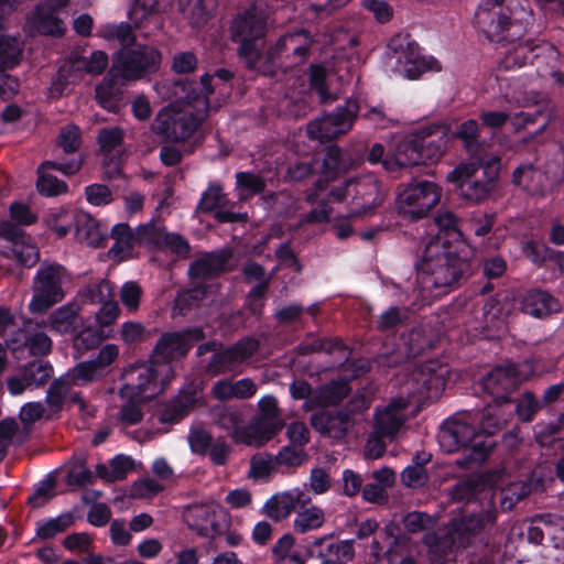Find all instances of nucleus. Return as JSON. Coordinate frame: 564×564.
<instances>
[{"label":"nucleus","mask_w":564,"mask_h":564,"mask_svg":"<svg viewBox=\"0 0 564 564\" xmlns=\"http://www.w3.org/2000/svg\"><path fill=\"white\" fill-rule=\"evenodd\" d=\"M538 359L530 357L521 362L507 361L496 366L479 382L490 401L475 415L469 412L456 413L446 419L440 427L437 440L446 453L462 452L456 464L471 468L484 463L496 446L495 434L501 427V419L492 403L500 405L511 401L518 386L535 376Z\"/></svg>","instance_id":"1"},{"label":"nucleus","mask_w":564,"mask_h":564,"mask_svg":"<svg viewBox=\"0 0 564 564\" xmlns=\"http://www.w3.org/2000/svg\"><path fill=\"white\" fill-rule=\"evenodd\" d=\"M480 267L475 250L464 241L430 240L415 263L423 294L440 299L464 284Z\"/></svg>","instance_id":"2"},{"label":"nucleus","mask_w":564,"mask_h":564,"mask_svg":"<svg viewBox=\"0 0 564 564\" xmlns=\"http://www.w3.org/2000/svg\"><path fill=\"white\" fill-rule=\"evenodd\" d=\"M270 12L265 2L253 1L238 10L229 25L230 41L245 68L262 76H272L270 57H265V39Z\"/></svg>","instance_id":"3"},{"label":"nucleus","mask_w":564,"mask_h":564,"mask_svg":"<svg viewBox=\"0 0 564 564\" xmlns=\"http://www.w3.org/2000/svg\"><path fill=\"white\" fill-rule=\"evenodd\" d=\"M447 140L445 127H423L401 141L391 159L384 158L386 149L381 143H375L367 154V161L370 164L382 163L388 171L436 163L446 152Z\"/></svg>","instance_id":"4"},{"label":"nucleus","mask_w":564,"mask_h":564,"mask_svg":"<svg viewBox=\"0 0 564 564\" xmlns=\"http://www.w3.org/2000/svg\"><path fill=\"white\" fill-rule=\"evenodd\" d=\"M496 511H487L485 517L471 513L454 518L449 523L436 531L426 532L423 544L429 550L430 560L434 564H443L449 560L455 550L467 547L487 523H494Z\"/></svg>","instance_id":"5"},{"label":"nucleus","mask_w":564,"mask_h":564,"mask_svg":"<svg viewBox=\"0 0 564 564\" xmlns=\"http://www.w3.org/2000/svg\"><path fill=\"white\" fill-rule=\"evenodd\" d=\"M552 482H554L552 477L546 478L542 471L533 470L521 482L518 494H543ZM486 490H491L492 494H497L498 490L500 494H508L509 491L517 494L513 490L510 475L505 467H495L462 478L447 494H482Z\"/></svg>","instance_id":"6"},{"label":"nucleus","mask_w":564,"mask_h":564,"mask_svg":"<svg viewBox=\"0 0 564 564\" xmlns=\"http://www.w3.org/2000/svg\"><path fill=\"white\" fill-rule=\"evenodd\" d=\"M500 174V158H478L460 163L447 173L446 180L454 184L465 199L480 203L487 199L497 186Z\"/></svg>","instance_id":"7"},{"label":"nucleus","mask_w":564,"mask_h":564,"mask_svg":"<svg viewBox=\"0 0 564 564\" xmlns=\"http://www.w3.org/2000/svg\"><path fill=\"white\" fill-rule=\"evenodd\" d=\"M476 28L490 42L510 44L520 40L527 32V23L513 18V12L505 0H481L474 18Z\"/></svg>","instance_id":"8"},{"label":"nucleus","mask_w":564,"mask_h":564,"mask_svg":"<svg viewBox=\"0 0 564 564\" xmlns=\"http://www.w3.org/2000/svg\"><path fill=\"white\" fill-rule=\"evenodd\" d=\"M206 334L200 326H187L178 330L164 332L158 338L149 361L134 368H152L155 381L159 382L160 367H166L174 361L187 357L192 348L203 341Z\"/></svg>","instance_id":"9"},{"label":"nucleus","mask_w":564,"mask_h":564,"mask_svg":"<svg viewBox=\"0 0 564 564\" xmlns=\"http://www.w3.org/2000/svg\"><path fill=\"white\" fill-rule=\"evenodd\" d=\"M161 62V52L152 45L141 43L123 45L112 54L110 73L113 76H120L124 83L135 82L156 73Z\"/></svg>","instance_id":"10"},{"label":"nucleus","mask_w":564,"mask_h":564,"mask_svg":"<svg viewBox=\"0 0 564 564\" xmlns=\"http://www.w3.org/2000/svg\"><path fill=\"white\" fill-rule=\"evenodd\" d=\"M442 188L431 181H416L399 186L395 198V210L408 221H416L440 203Z\"/></svg>","instance_id":"11"},{"label":"nucleus","mask_w":564,"mask_h":564,"mask_svg":"<svg viewBox=\"0 0 564 564\" xmlns=\"http://www.w3.org/2000/svg\"><path fill=\"white\" fill-rule=\"evenodd\" d=\"M130 375L135 376V382H127L119 390L120 398L127 401L119 417L123 423L134 425L143 419L142 403L154 397L160 388L152 368L131 367Z\"/></svg>","instance_id":"12"},{"label":"nucleus","mask_w":564,"mask_h":564,"mask_svg":"<svg viewBox=\"0 0 564 564\" xmlns=\"http://www.w3.org/2000/svg\"><path fill=\"white\" fill-rule=\"evenodd\" d=\"M67 270L59 263H42L33 278V296L29 310L44 314L65 297L63 281Z\"/></svg>","instance_id":"13"},{"label":"nucleus","mask_w":564,"mask_h":564,"mask_svg":"<svg viewBox=\"0 0 564 564\" xmlns=\"http://www.w3.org/2000/svg\"><path fill=\"white\" fill-rule=\"evenodd\" d=\"M387 55L403 65L404 76L411 80L420 78L427 70H441L440 62L433 56H424L409 33L393 35L387 44Z\"/></svg>","instance_id":"14"},{"label":"nucleus","mask_w":564,"mask_h":564,"mask_svg":"<svg viewBox=\"0 0 564 564\" xmlns=\"http://www.w3.org/2000/svg\"><path fill=\"white\" fill-rule=\"evenodd\" d=\"M447 365L430 359L417 367L409 381V397L419 406L427 405L438 400L443 393L447 376Z\"/></svg>","instance_id":"15"},{"label":"nucleus","mask_w":564,"mask_h":564,"mask_svg":"<svg viewBox=\"0 0 564 564\" xmlns=\"http://www.w3.org/2000/svg\"><path fill=\"white\" fill-rule=\"evenodd\" d=\"M314 43L313 35L308 30L297 26L289 29L265 52V57H270L273 68L271 77L276 75V61L284 58L294 66L304 64L310 58Z\"/></svg>","instance_id":"16"},{"label":"nucleus","mask_w":564,"mask_h":564,"mask_svg":"<svg viewBox=\"0 0 564 564\" xmlns=\"http://www.w3.org/2000/svg\"><path fill=\"white\" fill-rule=\"evenodd\" d=\"M184 519L191 530L209 539L221 535L229 524L228 511L214 502L188 506L184 512Z\"/></svg>","instance_id":"17"},{"label":"nucleus","mask_w":564,"mask_h":564,"mask_svg":"<svg viewBox=\"0 0 564 564\" xmlns=\"http://www.w3.org/2000/svg\"><path fill=\"white\" fill-rule=\"evenodd\" d=\"M358 111L357 100L347 99L344 105L337 106L333 112L326 115L323 119L308 123L307 134L310 139L325 142L346 133L352 127Z\"/></svg>","instance_id":"18"},{"label":"nucleus","mask_w":564,"mask_h":564,"mask_svg":"<svg viewBox=\"0 0 564 564\" xmlns=\"http://www.w3.org/2000/svg\"><path fill=\"white\" fill-rule=\"evenodd\" d=\"M204 116L184 110L162 109L154 120L155 131L171 141L189 139L202 126Z\"/></svg>","instance_id":"19"},{"label":"nucleus","mask_w":564,"mask_h":564,"mask_svg":"<svg viewBox=\"0 0 564 564\" xmlns=\"http://www.w3.org/2000/svg\"><path fill=\"white\" fill-rule=\"evenodd\" d=\"M260 348L259 339L246 337L226 348H218L206 365V372L219 376L236 370L243 361L251 358Z\"/></svg>","instance_id":"20"},{"label":"nucleus","mask_w":564,"mask_h":564,"mask_svg":"<svg viewBox=\"0 0 564 564\" xmlns=\"http://www.w3.org/2000/svg\"><path fill=\"white\" fill-rule=\"evenodd\" d=\"M332 195L337 200H343L350 195H352L354 199H361L362 205L359 213H368L380 205L383 200L380 184L373 176H364L357 180H351L346 183L344 189H333Z\"/></svg>","instance_id":"21"},{"label":"nucleus","mask_w":564,"mask_h":564,"mask_svg":"<svg viewBox=\"0 0 564 564\" xmlns=\"http://www.w3.org/2000/svg\"><path fill=\"white\" fill-rule=\"evenodd\" d=\"M310 417L311 426L323 436H327L337 441L344 440L352 422H349V413L347 410L337 409L330 411L328 409H317Z\"/></svg>","instance_id":"22"},{"label":"nucleus","mask_w":564,"mask_h":564,"mask_svg":"<svg viewBox=\"0 0 564 564\" xmlns=\"http://www.w3.org/2000/svg\"><path fill=\"white\" fill-rule=\"evenodd\" d=\"M198 388L194 384L180 390L178 394L169 400L156 411L158 421L162 424H177L196 406Z\"/></svg>","instance_id":"23"},{"label":"nucleus","mask_w":564,"mask_h":564,"mask_svg":"<svg viewBox=\"0 0 564 564\" xmlns=\"http://www.w3.org/2000/svg\"><path fill=\"white\" fill-rule=\"evenodd\" d=\"M229 254L224 252H205L193 260L187 269V275L192 283H205L226 272Z\"/></svg>","instance_id":"24"},{"label":"nucleus","mask_w":564,"mask_h":564,"mask_svg":"<svg viewBox=\"0 0 564 564\" xmlns=\"http://www.w3.org/2000/svg\"><path fill=\"white\" fill-rule=\"evenodd\" d=\"M138 235L142 240L169 248L172 253L181 258H187L189 256V242L180 234L167 232L163 227L148 224L139 227Z\"/></svg>","instance_id":"25"},{"label":"nucleus","mask_w":564,"mask_h":564,"mask_svg":"<svg viewBox=\"0 0 564 564\" xmlns=\"http://www.w3.org/2000/svg\"><path fill=\"white\" fill-rule=\"evenodd\" d=\"M437 343L431 329L423 326H414L408 333H402L397 344V350L405 358H417L425 351L431 350Z\"/></svg>","instance_id":"26"},{"label":"nucleus","mask_w":564,"mask_h":564,"mask_svg":"<svg viewBox=\"0 0 564 564\" xmlns=\"http://www.w3.org/2000/svg\"><path fill=\"white\" fill-rule=\"evenodd\" d=\"M350 393L351 386L349 381L344 378L332 379L315 388L314 395L308 401V404L313 405V411L337 408Z\"/></svg>","instance_id":"27"},{"label":"nucleus","mask_w":564,"mask_h":564,"mask_svg":"<svg viewBox=\"0 0 564 564\" xmlns=\"http://www.w3.org/2000/svg\"><path fill=\"white\" fill-rule=\"evenodd\" d=\"M521 310L524 314L536 318H544L561 310L560 302L547 291L531 289L521 300Z\"/></svg>","instance_id":"28"},{"label":"nucleus","mask_w":564,"mask_h":564,"mask_svg":"<svg viewBox=\"0 0 564 564\" xmlns=\"http://www.w3.org/2000/svg\"><path fill=\"white\" fill-rule=\"evenodd\" d=\"M354 544V540L334 541L330 536H323L314 541L311 553H316L323 560L333 558L338 563H348L355 557Z\"/></svg>","instance_id":"29"},{"label":"nucleus","mask_w":564,"mask_h":564,"mask_svg":"<svg viewBox=\"0 0 564 564\" xmlns=\"http://www.w3.org/2000/svg\"><path fill=\"white\" fill-rule=\"evenodd\" d=\"M295 350L300 356H308L316 352H326L330 355L335 351H341L346 354V359L349 354L348 346L343 341V339L338 337H317L313 333L307 334L305 339L295 347Z\"/></svg>","instance_id":"30"},{"label":"nucleus","mask_w":564,"mask_h":564,"mask_svg":"<svg viewBox=\"0 0 564 564\" xmlns=\"http://www.w3.org/2000/svg\"><path fill=\"white\" fill-rule=\"evenodd\" d=\"M451 137L458 140L464 150L470 155H476L484 145V140L480 135V124L476 119H467L456 124L455 129L451 132Z\"/></svg>","instance_id":"31"},{"label":"nucleus","mask_w":564,"mask_h":564,"mask_svg":"<svg viewBox=\"0 0 564 564\" xmlns=\"http://www.w3.org/2000/svg\"><path fill=\"white\" fill-rule=\"evenodd\" d=\"M134 462L130 456L118 454L108 464L96 465V475L105 482L111 484L123 480L133 470Z\"/></svg>","instance_id":"32"},{"label":"nucleus","mask_w":564,"mask_h":564,"mask_svg":"<svg viewBox=\"0 0 564 564\" xmlns=\"http://www.w3.org/2000/svg\"><path fill=\"white\" fill-rule=\"evenodd\" d=\"M311 501V496H270L265 501L264 513L274 521L285 519L300 505Z\"/></svg>","instance_id":"33"},{"label":"nucleus","mask_w":564,"mask_h":564,"mask_svg":"<svg viewBox=\"0 0 564 564\" xmlns=\"http://www.w3.org/2000/svg\"><path fill=\"white\" fill-rule=\"evenodd\" d=\"M115 240L108 253L110 258L118 261L127 260L134 246V235L126 223L116 224L110 232Z\"/></svg>","instance_id":"34"},{"label":"nucleus","mask_w":564,"mask_h":564,"mask_svg":"<svg viewBox=\"0 0 564 564\" xmlns=\"http://www.w3.org/2000/svg\"><path fill=\"white\" fill-rule=\"evenodd\" d=\"M189 289L177 292L173 310L181 316H186L192 310L198 307L206 299L209 286L205 283H193Z\"/></svg>","instance_id":"35"},{"label":"nucleus","mask_w":564,"mask_h":564,"mask_svg":"<svg viewBox=\"0 0 564 564\" xmlns=\"http://www.w3.org/2000/svg\"><path fill=\"white\" fill-rule=\"evenodd\" d=\"M373 431L386 437H393L398 434L404 423L402 413L394 411L393 404H388L382 410H377L373 417Z\"/></svg>","instance_id":"36"},{"label":"nucleus","mask_w":564,"mask_h":564,"mask_svg":"<svg viewBox=\"0 0 564 564\" xmlns=\"http://www.w3.org/2000/svg\"><path fill=\"white\" fill-rule=\"evenodd\" d=\"M119 79H121L120 76H113L109 70L107 76L95 88L97 102L110 112H117L119 109L120 91L117 86Z\"/></svg>","instance_id":"37"},{"label":"nucleus","mask_w":564,"mask_h":564,"mask_svg":"<svg viewBox=\"0 0 564 564\" xmlns=\"http://www.w3.org/2000/svg\"><path fill=\"white\" fill-rule=\"evenodd\" d=\"M34 22L37 31L43 35L62 37L65 34V25L54 12V8L36 7Z\"/></svg>","instance_id":"38"},{"label":"nucleus","mask_w":564,"mask_h":564,"mask_svg":"<svg viewBox=\"0 0 564 564\" xmlns=\"http://www.w3.org/2000/svg\"><path fill=\"white\" fill-rule=\"evenodd\" d=\"M409 321V311L399 306L384 310L376 321V328L387 336L394 335Z\"/></svg>","instance_id":"39"},{"label":"nucleus","mask_w":564,"mask_h":564,"mask_svg":"<svg viewBox=\"0 0 564 564\" xmlns=\"http://www.w3.org/2000/svg\"><path fill=\"white\" fill-rule=\"evenodd\" d=\"M542 178V172L533 164L520 165L512 173V183L530 194H540L544 191Z\"/></svg>","instance_id":"40"},{"label":"nucleus","mask_w":564,"mask_h":564,"mask_svg":"<svg viewBox=\"0 0 564 564\" xmlns=\"http://www.w3.org/2000/svg\"><path fill=\"white\" fill-rule=\"evenodd\" d=\"M541 46L538 40H527L525 42L519 43L512 50L508 51L503 64L507 68L522 67L529 63H532L534 58L539 56L536 52Z\"/></svg>","instance_id":"41"},{"label":"nucleus","mask_w":564,"mask_h":564,"mask_svg":"<svg viewBox=\"0 0 564 564\" xmlns=\"http://www.w3.org/2000/svg\"><path fill=\"white\" fill-rule=\"evenodd\" d=\"M327 76V68L323 64L313 63L308 66V88L318 96L321 104H328L335 99L329 91Z\"/></svg>","instance_id":"42"},{"label":"nucleus","mask_w":564,"mask_h":564,"mask_svg":"<svg viewBox=\"0 0 564 564\" xmlns=\"http://www.w3.org/2000/svg\"><path fill=\"white\" fill-rule=\"evenodd\" d=\"M215 423L223 430L236 434L243 429L245 410L236 405H224L214 410Z\"/></svg>","instance_id":"43"},{"label":"nucleus","mask_w":564,"mask_h":564,"mask_svg":"<svg viewBox=\"0 0 564 564\" xmlns=\"http://www.w3.org/2000/svg\"><path fill=\"white\" fill-rule=\"evenodd\" d=\"M323 158L318 161L317 167L326 177H335L337 173L345 170L347 161L341 149L337 145L330 144L325 148Z\"/></svg>","instance_id":"44"},{"label":"nucleus","mask_w":564,"mask_h":564,"mask_svg":"<svg viewBox=\"0 0 564 564\" xmlns=\"http://www.w3.org/2000/svg\"><path fill=\"white\" fill-rule=\"evenodd\" d=\"M53 372V366L48 361L35 359L24 365L22 377L29 386L39 388L51 379Z\"/></svg>","instance_id":"45"},{"label":"nucleus","mask_w":564,"mask_h":564,"mask_svg":"<svg viewBox=\"0 0 564 564\" xmlns=\"http://www.w3.org/2000/svg\"><path fill=\"white\" fill-rule=\"evenodd\" d=\"M227 202L228 199L224 193L223 186L218 183L210 182L207 188L202 193L196 210L202 214H210L226 206Z\"/></svg>","instance_id":"46"},{"label":"nucleus","mask_w":564,"mask_h":564,"mask_svg":"<svg viewBox=\"0 0 564 564\" xmlns=\"http://www.w3.org/2000/svg\"><path fill=\"white\" fill-rule=\"evenodd\" d=\"M267 186L265 180L253 172L242 171L236 173V188L239 191L240 198H250L260 195Z\"/></svg>","instance_id":"47"},{"label":"nucleus","mask_w":564,"mask_h":564,"mask_svg":"<svg viewBox=\"0 0 564 564\" xmlns=\"http://www.w3.org/2000/svg\"><path fill=\"white\" fill-rule=\"evenodd\" d=\"M51 170H41V164L36 169L37 180L36 189L44 197H55L68 192V185L65 181L58 180L50 173Z\"/></svg>","instance_id":"48"},{"label":"nucleus","mask_w":564,"mask_h":564,"mask_svg":"<svg viewBox=\"0 0 564 564\" xmlns=\"http://www.w3.org/2000/svg\"><path fill=\"white\" fill-rule=\"evenodd\" d=\"M84 506H88L87 521L96 528H102L111 520V509L105 503L98 501L101 496H80Z\"/></svg>","instance_id":"49"},{"label":"nucleus","mask_w":564,"mask_h":564,"mask_svg":"<svg viewBox=\"0 0 564 564\" xmlns=\"http://www.w3.org/2000/svg\"><path fill=\"white\" fill-rule=\"evenodd\" d=\"M235 72L226 68L219 67L215 69L213 73H205L200 76V84L206 97L213 95L215 90L224 86L227 89H231L234 87Z\"/></svg>","instance_id":"50"},{"label":"nucleus","mask_w":564,"mask_h":564,"mask_svg":"<svg viewBox=\"0 0 564 564\" xmlns=\"http://www.w3.org/2000/svg\"><path fill=\"white\" fill-rule=\"evenodd\" d=\"M83 144L82 131L75 123H68L59 129L56 137V147L65 154H74L79 151Z\"/></svg>","instance_id":"51"},{"label":"nucleus","mask_w":564,"mask_h":564,"mask_svg":"<svg viewBox=\"0 0 564 564\" xmlns=\"http://www.w3.org/2000/svg\"><path fill=\"white\" fill-rule=\"evenodd\" d=\"M218 7V0H188L191 23L200 28L213 17Z\"/></svg>","instance_id":"52"},{"label":"nucleus","mask_w":564,"mask_h":564,"mask_svg":"<svg viewBox=\"0 0 564 564\" xmlns=\"http://www.w3.org/2000/svg\"><path fill=\"white\" fill-rule=\"evenodd\" d=\"M70 528L69 516H57L36 523V536L41 540L54 539L57 534Z\"/></svg>","instance_id":"53"},{"label":"nucleus","mask_w":564,"mask_h":564,"mask_svg":"<svg viewBox=\"0 0 564 564\" xmlns=\"http://www.w3.org/2000/svg\"><path fill=\"white\" fill-rule=\"evenodd\" d=\"M284 424L280 417H256L250 429L256 437L262 441H270L275 437L279 432L283 429Z\"/></svg>","instance_id":"54"},{"label":"nucleus","mask_w":564,"mask_h":564,"mask_svg":"<svg viewBox=\"0 0 564 564\" xmlns=\"http://www.w3.org/2000/svg\"><path fill=\"white\" fill-rule=\"evenodd\" d=\"M434 224L438 229V235L430 240L440 238L441 241H444L448 240L447 238L449 237L456 238L462 236V232L457 228V217L453 212H438L434 217Z\"/></svg>","instance_id":"55"},{"label":"nucleus","mask_w":564,"mask_h":564,"mask_svg":"<svg viewBox=\"0 0 564 564\" xmlns=\"http://www.w3.org/2000/svg\"><path fill=\"white\" fill-rule=\"evenodd\" d=\"M100 370L101 369L94 359L89 361H82L68 370L67 378L70 379L73 384L78 386L98 379L101 375Z\"/></svg>","instance_id":"56"},{"label":"nucleus","mask_w":564,"mask_h":564,"mask_svg":"<svg viewBox=\"0 0 564 564\" xmlns=\"http://www.w3.org/2000/svg\"><path fill=\"white\" fill-rule=\"evenodd\" d=\"M72 386L67 373L54 379L46 392V403L53 409L61 410Z\"/></svg>","instance_id":"57"},{"label":"nucleus","mask_w":564,"mask_h":564,"mask_svg":"<svg viewBox=\"0 0 564 564\" xmlns=\"http://www.w3.org/2000/svg\"><path fill=\"white\" fill-rule=\"evenodd\" d=\"M542 403L536 399L533 392H524L516 402V413L521 422H531Z\"/></svg>","instance_id":"58"},{"label":"nucleus","mask_w":564,"mask_h":564,"mask_svg":"<svg viewBox=\"0 0 564 564\" xmlns=\"http://www.w3.org/2000/svg\"><path fill=\"white\" fill-rule=\"evenodd\" d=\"M143 290L135 281H127L122 284L120 290V301L129 313H134L139 310Z\"/></svg>","instance_id":"59"},{"label":"nucleus","mask_w":564,"mask_h":564,"mask_svg":"<svg viewBox=\"0 0 564 564\" xmlns=\"http://www.w3.org/2000/svg\"><path fill=\"white\" fill-rule=\"evenodd\" d=\"M551 249L544 242L531 239L523 243L522 253L530 262L541 268L547 262Z\"/></svg>","instance_id":"60"},{"label":"nucleus","mask_w":564,"mask_h":564,"mask_svg":"<svg viewBox=\"0 0 564 564\" xmlns=\"http://www.w3.org/2000/svg\"><path fill=\"white\" fill-rule=\"evenodd\" d=\"M159 11V0H135L128 12V18L135 26H140L143 20Z\"/></svg>","instance_id":"61"},{"label":"nucleus","mask_w":564,"mask_h":564,"mask_svg":"<svg viewBox=\"0 0 564 564\" xmlns=\"http://www.w3.org/2000/svg\"><path fill=\"white\" fill-rule=\"evenodd\" d=\"M96 479H99L96 475V469L91 471L83 463L75 464L66 475V484L68 486L83 487L94 485Z\"/></svg>","instance_id":"62"},{"label":"nucleus","mask_w":564,"mask_h":564,"mask_svg":"<svg viewBox=\"0 0 564 564\" xmlns=\"http://www.w3.org/2000/svg\"><path fill=\"white\" fill-rule=\"evenodd\" d=\"M187 438L192 453L202 456L207 455L214 440L212 434L206 430L195 427L189 430Z\"/></svg>","instance_id":"63"},{"label":"nucleus","mask_w":564,"mask_h":564,"mask_svg":"<svg viewBox=\"0 0 564 564\" xmlns=\"http://www.w3.org/2000/svg\"><path fill=\"white\" fill-rule=\"evenodd\" d=\"M97 141L104 153H110L123 142V132L120 128H105L99 131Z\"/></svg>","instance_id":"64"}]
</instances>
